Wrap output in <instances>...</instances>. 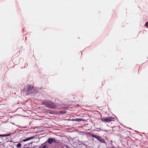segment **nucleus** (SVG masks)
Returning <instances> with one entry per match:
<instances>
[{
    "mask_svg": "<svg viewBox=\"0 0 148 148\" xmlns=\"http://www.w3.org/2000/svg\"><path fill=\"white\" fill-rule=\"evenodd\" d=\"M42 104L45 107L51 109L56 108L57 106L56 104L49 101H45L43 102Z\"/></svg>",
    "mask_w": 148,
    "mask_h": 148,
    "instance_id": "1",
    "label": "nucleus"
},
{
    "mask_svg": "<svg viewBox=\"0 0 148 148\" xmlns=\"http://www.w3.org/2000/svg\"><path fill=\"white\" fill-rule=\"evenodd\" d=\"M91 136L92 137H94L97 139V140H99L102 143H105V140L100 136H99L95 135L94 134L92 133L91 134Z\"/></svg>",
    "mask_w": 148,
    "mask_h": 148,
    "instance_id": "2",
    "label": "nucleus"
},
{
    "mask_svg": "<svg viewBox=\"0 0 148 148\" xmlns=\"http://www.w3.org/2000/svg\"><path fill=\"white\" fill-rule=\"evenodd\" d=\"M114 119V117H107L106 118H102L101 121L105 122H110L113 121Z\"/></svg>",
    "mask_w": 148,
    "mask_h": 148,
    "instance_id": "3",
    "label": "nucleus"
},
{
    "mask_svg": "<svg viewBox=\"0 0 148 148\" xmlns=\"http://www.w3.org/2000/svg\"><path fill=\"white\" fill-rule=\"evenodd\" d=\"M33 89L34 87L33 86L30 85H28L27 86V88L26 89H24V90H25V92H28L31 91V90Z\"/></svg>",
    "mask_w": 148,
    "mask_h": 148,
    "instance_id": "4",
    "label": "nucleus"
},
{
    "mask_svg": "<svg viewBox=\"0 0 148 148\" xmlns=\"http://www.w3.org/2000/svg\"><path fill=\"white\" fill-rule=\"evenodd\" d=\"M34 138H35V137L34 136L31 137H29L27 138L26 139H24L21 140L20 141V142L22 143L23 142H25V141H27L28 140H30L31 139H33Z\"/></svg>",
    "mask_w": 148,
    "mask_h": 148,
    "instance_id": "5",
    "label": "nucleus"
},
{
    "mask_svg": "<svg viewBox=\"0 0 148 148\" xmlns=\"http://www.w3.org/2000/svg\"><path fill=\"white\" fill-rule=\"evenodd\" d=\"M82 119H72L71 120L72 121H80L82 120Z\"/></svg>",
    "mask_w": 148,
    "mask_h": 148,
    "instance_id": "6",
    "label": "nucleus"
},
{
    "mask_svg": "<svg viewBox=\"0 0 148 148\" xmlns=\"http://www.w3.org/2000/svg\"><path fill=\"white\" fill-rule=\"evenodd\" d=\"M48 143H49V144H51L53 142V140H52V138H49L48 139Z\"/></svg>",
    "mask_w": 148,
    "mask_h": 148,
    "instance_id": "7",
    "label": "nucleus"
},
{
    "mask_svg": "<svg viewBox=\"0 0 148 148\" xmlns=\"http://www.w3.org/2000/svg\"><path fill=\"white\" fill-rule=\"evenodd\" d=\"M11 135V134H3V135L0 134V136H1V137H6V136H9Z\"/></svg>",
    "mask_w": 148,
    "mask_h": 148,
    "instance_id": "8",
    "label": "nucleus"
},
{
    "mask_svg": "<svg viewBox=\"0 0 148 148\" xmlns=\"http://www.w3.org/2000/svg\"><path fill=\"white\" fill-rule=\"evenodd\" d=\"M21 143H18L17 145V147H21Z\"/></svg>",
    "mask_w": 148,
    "mask_h": 148,
    "instance_id": "9",
    "label": "nucleus"
},
{
    "mask_svg": "<svg viewBox=\"0 0 148 148\" xmlns=\"http://www.w3.org/2000/svg\"><path fill=\"white\" fill-rule=\"evenodd\" d=\"M42 148H48V147L46 145H44Z\"/></svg>",
    "mask_w": 148,
    "mask_h": 148,
    "instance_id": "10",
    "label": "nucleus"
},
{
    "mask_svg": "<svg viewBox=\"0 0 148 148\" xmlns=\"http://www.w3.org/2000/svg\"><path fill=\"white\" fill-rule=\"evenodd\" d=\"M60 113H62V114H64L66 113V112L64 111H60Z\"/></svg>",
    "mask_w": 148,
    "mask_h": 148,
    "instance_id": "11",
    "label": "nucleus"
},
{
    "mask_svg": "<svg viewBox=\"0 0 148 148\" xmlns=\"http://www.w3.org/2000/svg\"><path fill=\"white\" fill-rule=\"evenodd\" d=\"M52 140L53 142H56V140L54 138H52Z\"/></svg>",
    "mask_w": 148,
    "mask_h": 148,
    "instance_id": "12",
    "label": "nucleus"
},
{
    "mask_svg": "<svg viewBox=\"0 0 148 148\" xmlns=\"http://www.w3.org/2000/svg\"><path fill=\"white\" fill-rule=\"evenodd\" d=\"M145 25L147 27H148V22L146 23Z\"/></svg>",
    "mask_w": 148,
    "mask_h": 148,
    "instance_id": "13",
    "label": "nucleus"
},
{
    "mask_svg": "<svg viewBox=\"0 0 148 148\" xmlns=\"http://www.w3.org/2000/svg\"><path fill=\"white\" fill-rule=\"evenodd\" d=\"M3 100V99H0V101H2V100Z\"/></svg>",
    "mask_w": 148,
    "mask_h": 148,
    "instance_id": "14",
    "label": "nucleus"
}]
</instances>
